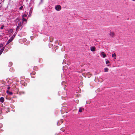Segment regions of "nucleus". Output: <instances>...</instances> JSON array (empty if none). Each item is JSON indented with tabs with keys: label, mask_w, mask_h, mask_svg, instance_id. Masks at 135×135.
Segmentation results:
<instances>
[{
	"label": "nucleus",
	"mask_w": 135,
	"mask_h": 135,
	"mask_svg": "<svg viewBox=\"0 0 135 135\" xmlns=\"http://www.w3.org/2000/svg\"><path fill=\"white\" fill-rule=\"evenodd\" d=\"M7 86V85L6 86L5 85L4 82V81L3 80L2 81H1V87L3 88L2 89V90H4V89H5L6 88L5 87Z\"/></svg>",
	"instance_id": "obj_1"
},
{
	"label": "nucleus",
	"mask_w": 135,
	"mask_h": 135,
	"mask_svg": "<svg viewBox=\"0 0 135 135\" xmlns=\"http://www.w3.org/2000/svg\"><path fill=\"white\" fill-rule=\"evenodd\" d=\"M55 9L57 11H59L61 9V7L59 5H57L55 6Z\"/></svg>",
	"instance_id": "obj_2"
},
{
	"label": "nucleus",
	"mask_w": 135,
	"mask_h": 135,
	"mask_svg": "<svg viewBox=\"0 0 135 135\" xmlns=\"http://www.w3.org/2000/svg\"><path fill=\"white\" fill-rule=\"evenodd\" d=\"M20 83L22 85L25 86H26L27 85V83L25 82L24 80H21L20 81Z\"/></svg>",
	"instance_id": "obj_3"
},
{
	"label": "nucleus",
	"mask_w": 135,
	"mask_h": 135,
	"mask_svg": "<svg viewBox=\"0 0 135 135\" xmlns=\"http://www.w3.org/2000/svg\"><path fill=\"white\" fill-rule=\"evenodd\" d=\"M3 46V44H1V55L2 53L4 50V47H3L2 48H1Z\"/></svg>",
	"instance_id": "obj_4"
},
{
	"label": "nucleus",
	"mask_w": 135,
	"mask_h": 135,
	"mask_svg": "<svg viewBox=\"0 0 135 135\" xmlns=\"http://www.w3.org/2000/svg\"><path fill=\"white\" fill-rule=\"evenodd\" d=\"M90 49L91 51L94 52L95 50V46H91L90 47Z\"/></svg>",
	"instance_id": "obj_5"
},
{
	"label": "nucleus",
	"mask_w": 135,
	"mask_h": 135,
	"mask_svg": "<svg viewBox=\"0 0 135 135\" xmlns=\"http://www.w3.org/2000/svg\"><path fill=\"white\" fill-rule=\"evenodd\" d=\"M6 91L8 95H12L13 94L12 92L10 91V90H7Z\"/></svg>",
	"instance_id": "obj_6"
},
{
	"label": "nucleus",
	"mask_w": 135,
	"mask_h": 135,
	"mask_svg": "<svg viewBox=\"0 0 135 135\" xmlns=\"http://www.w3.org/2000/svg\"><path fill=\"white\" fill-rule=\"evenodd\" d=\"M13 39V38L12 37L9 39L7 42L6 45H7L10 43Z\"/></svg>",
	"instance_id": "obj_7"
},
{
	"label": "nucleus",
	"mask_w": 135,
	"mask_h": 135,
	"mask_svg": "<svg viewBox=\"0 0 135 135\" xmlns=\"http://www.w3.org/2000/svg\"><path fill=\"white\" fill-rule=\"evenodd\" d=\"M63 122V120L62 119L60 120H58L57 121V126H59L60 125L61 123H62Z\"/></svg>",
	"instance_id": "obj_8"
},
{
	"label": "nucleus",
	"mask_w": 135,
	"mask_h": 135,
	"mask_svg": "<svg viewBox=\"0 0 135 135\" xmlns=\"http://www.w3.org/2000/svg\"><path fill=\"white\" fill-rule=\"evenodd\" d=\"M101 55L103 56V58H105L106 57V55L105 54L104 52H102L101 53Z\"/></svg>",
	"instance_id": "obj_9"
},
{
	"label": "nucleus",
	"mask_w": 135,
	"mask_h": 135,
	"mask_svg": "<svg viewBox=\"0 0 135 135\" xmlns=\"http://www.w3.org/2000/svg\"><path fill=\"white\" fill-rule=\"evenodd\" d=\"M32 10L31 9L30 11L29 14L28 15V17H30L31 15V14H32Z\"/></svg>",
	"instance_id": "obj_10"
},
{
	"label": "nucleus",
	"mask_w": 135,
	"mask_h": 135,
	"mask_svg": "<svg viewBox=\"0 0 135 135\" xmlns=\"http://www.w3.org/2000/svg\"><path fill=\"white\" fill-rule=\"evenodd\" d=\"M84 110V109L83 108L81 107L79 108V112L80 113L82 112V111L83 110Z\"/></svg>",
	"instance_id": "obj_11"
},
{
	"label": "nucleus",
	"mask_w": 135,
	"mask_h": 135,
	"mask_svg": "<svg viewBox=\"0 0 135 135\" xmlns=\"http://www.w3.org/2000/svg\"><path fill=\"white\" fill-rule=\"evenodd\" d=\"M112 57H113L114 59H116L117 57L116 54L115 53H114L113 54H112Z\"/></svg>",
	"instance_id": "obj_12"
},
{
	"label": "nucleus",
	"mask_w": 135,
	"mask_h": 135,
	"mask_svg": "<svg viewBox=\"0 0 135 135\" xmlns=\"http://www.w3.org/2000/svg\"><path fill=\"white\" fill-rule=\"evenodd\" d=\"M4 100V98L3 97H1V102L3 103Z\"/></svg>",
	"instance_id": "obj_13"
},
{
	"label": "nucleus",
	"mask_w": 135,
	"mask_h": 135,
	"mask_svg": "<svg viewBox=\"0 0 135 135\" xmlns=\"http://www.w3.org/2000/svg\"><path fill=\"white\" fill-rule=\"evenodd\" d=\"M12 62H10L8 64V66L9 67H10L12 66Z\"/></svg>",
	"instance_id": "obj_14"
},
{
	"label": "nucleus",
	"mask_w": 135,
	"mask_h": 135,
	"mask_svg": "<svg viewBox=\"0 0 135 135\" xmlns=\"http://www.w3.org/2000/svg\"><path fill=\"white\" fill-rule=\"evenodd\" d=\"M20 20V18L19 17H17L15 21V22H17L19 21Z\"/></svg>",
	"instance_id": "obj_15"
},
{
	"label": "nucleus",
	"mask_w": 135,
	"mask_h": 135,
	"mask_svg": "<svg viewBox=\"0 0 135 135\" xmlns=\"http://www.w3.org/2000/svg\"><path fill=\"white\" fill-rule=\"evenodd\" d=\"M109 69L107 68H105L104 69V71L105 72H107L108 71Z\"/></svg>",
	"instance_id": "obj_16"
},
{
	"label": "nucleus",
	"mask_w": 135,
	"mask_h": 135,
	"mask_svg": "<svg viewBox=\"0 0 135 135\" xmlns=\"http://www.w3.org/2000/svg\"><path fill=\"white\" fill-rule=\"evenodd\" d=\"M13 32V30L12 29H10V30H9L8 31L9 33L10 34L12 33Z\"/></svg>",
	"instance_id": "obj_17"
},
{
	"label": "nucleus",
	"mask_w": 135,
	"mask_h": 135,
	"mask_svg": "<svg viewBox=\"0 0 135 135\" xmlns=\"http://www.w3.org/2000/svg\"><path fill=\"white\" fill-rule=\"evenodd\" d=\"M109 35L110 36L113 37L114 35V34L113 32H110Z\"/></svg>",
	"instance_id": "obj_18"
},
{
	"label": "nucleus",
	"mask_w": 135,
	"mask_h": 135,
	"mask_svg": "<svg viewBox=\"0 0 135 135\" xmlns=\"http://www.w3.org/2000/svg\"><path fill=\"white\" fill-rule=\"evenodd\" d=\"M22 25V23L21 22H20V23H19L18 24V27H20Z\"/></svg>",
	"instance_id": "obj_19"
},
{
	"label": "nucleus",
	"mask_w": 135,
	"mask_h": 135,
	"mask_svg": "<svg viewBox=\"0 0 135 135\" xmlns=\"http://www.w3.org/2000/svg\"><path fill=\"white\" fill-rule=\"evenodd\" d=\"M36 74V72L35 71H33L32 73H30V74L33 75H35Z\"/></svg>",
	"instance_id": "obj_20"
},
{
	"label": "nucleus",
	"mask_w": 135,
	"mask_h": 135,
	"mask_svg": "<svg viewBox=\"0 0 135 135\" xmlns=\"http://www.w3.org/2000/svg\"><path fill=\"white\" fill-rule=\"evenodd\" d=\"M22 21L23 22H26L27 21V20L25 18H22Z\"/></svg>",
	"instance_id": "obj_21"
},
{
	"label": "nucleus",
	"mask_w": 135,
	"mask_h": 135,
	"mask_svg": "<svg viewBox=\"0 0 135 135\" xmlns=\"http://www.w3.org/2000/svg\"><path fill=\"white\" fill-rule=\"evenodd\" d=\"M33 69L34 70L37 71V67H34L33 68Z\"/></svg>",
	"instance_id": "obj_22"
},
{
	"label": "nucleus",
	"mask_w": 135,
	"mask_h": 135,
	"mask_svg": "<svg viewBox=\"0 0 135 135\" xmlns=\"http://www.w3.org/2000/svg\"><path fill=\"white\" fill-rule=\"evenodd\" d=\"M27 15L26 14H24L23 15L22 17V18H24L25 17H26Z\"/></svg>",
	"instance_id": "obj_23"
},
{
	"label": "nucleus",
	"mask_w": 135,
	"mask_h": 135,
	"mask_svg": "<svg viewBox=\"0 0 135 135\" xmlns=\"http://www.w3.org/2000/svg\"><path fill=\"white\" fill-rule=\"evenodd\" d=\"M11 89V88L10 87L8 86L7 87V89H6V90H11H11L10 89Z\"/></svg>",
	"instance_id": "obj_24"
},
{
	"label": "nucleus",
	"mask_w": 135,
	"mask_h": 135,
	"mask_svg": "<svg viewBox=\"0 0 135 135\" xmlns=\"http://www.w3.org/2000/svg\"><path fill=\"white\" fill-rule=\"evenodd\" d=\"M23 7L22 6H21L19 8V9L20 10H22L23 9Z\"/></svg>",
	"instance_id": "obj_25"
},
{
	"label": "nucleus",
	"mask_w": 135,
	"mask_h": 135,
	"mask_svg": "<svg viewBox=\"0 0 135 135\" xmlns=\"http://www.w3.org/2000/svg\"><path fill=\"white\" fill-rule=\"evenodd\" d=\"M109 63V61L108 60H107L106 61V64H108Z\"/></svg>",
	"instance_id": "obj_26"
},
{
	"label": "nucleus",
	"mask_w": 135,
	"mask_h": 135,
	"mask_svg": "<svg viewBox=\"0 0 135 135\" xmlns=\"http://www.w3.org/2000/svg\"><path fill=\"white\" fill-rule=\"evenodd\" d=\"M4 27V25H2L1 27V29H3Z\"/></svg>",
	"instance_id": "obj_27"
},
{
	"label": "nucleus",
	"mask_w": 135,
	"mask_h": 135,
	"mask_svg": "<svg viewBox=\"0 0 135 135\" xmlns=\"http://www.w3.org/2000/svg\"><path fill=\"white\" fill-rule=\"evenodd\" d=\"M11 69H12V68H10L9 69V71L12 72H13L14 70H12Z\"/></svg>",
	"instance_id": "obj_28"
},
{
	"label": "nucleus",
	"mask_w": 135,
	"mask_h": 135,
	"mask_svg": "<svg viewBox=\"0 0 135 135\" xmlns=\"http://www.w3.org/2000/svg\"><path fill=\"white\" fill-rule=\"evenodd\" d=\"M20 27H18V26H17L16 29V31H17V30Z\"/></svg>",
	"instance_id": "obj_29"
},
{
	"label": "nucleus",
	"mask_w": 135,
	"mask_h": 135,
	"mask_svg": "<svg viewBox=\"0 0 135 135\" xmlns=\"http://www.w3.org/2000/svg\"><path fill=\"white\" fill-rule=\"evenodd\" d=\"M2 113V109L1 108V113H0L1 114Z\"/></svg>",
	"instance_id": "obj_30"
},
{
	"label": "nucleus",
	"mask_w": 135,
	"mask_h": 135,
	"mask_svg": "<svg viewBox=\"0 0 135 135\" xmlns=\"http://www.w3.org/2000/svg\"><path fill=\"white\" fill-rule=\"evenodd\" d=\"M31 75V76L32 78H35V76H32V75Z\"/></svg>",
	"instance_id": "obj_31"
},
{
	"label": "nucleus",
	"mask_w": 135,
	"mask_h": 135,
	"mask_svg": "<svg viewBox=\"0 0 135 135\" xmlns=\"http://www.w3.org/2000/svg\"><path fill=\"white\" fill-rule=\"evenodd\" d=\"M59 42H58V41H55V43H57H57H58Z\"/></svg>",
	"instance_id": "obj_32"
},
{
	"label": "nucleus",
	"mask_w": 135,
	"mask_h": 135,
	"mask_svg": "<svg viewBox=\"0 0 135 135\" xmlns=\"http://www.w3.org/2000/svg\"><path fill=\"white\" fill-rule=\"evenodd\" d=\"M42 2V0H41L40 2V4H41Z\"/></svg>",
	"instance_id": "obj_33"
},
{
	"label": "nucleus",
	"mask_w": 135,
	"mask_h": 135,
	"mask_svg": "<svg viewBox=\"0 0 135 135\" xmlns=\"http://www.w3.org/2000/svg\"><path fill=\"white\" fill-rule=\"evenodd\" d=\"M3 118V117L1 115V119H2Z\"/></svg>",
	"instance_id": "obj_34"
},
{
	"label": "nucleus",
	"mask_w": 135,
	"mask_h": 135,
	"mask_svg": "<svg viewBox=\"0 0 135 135\" xmlns=\"http://www.w3.org/2000/svg\"><path fill=\"white\" fill-rule=\"evenodd\" d=\"M49 39L50 40V42H52V41H51V38L50 37H49Z\"/></svg>",
	"instance_id": "obj_35"
},
{
	"label": "nucleus",
	"mask_w": 135,
	"mask_h": 135,
	"mask_svg": "<svg viewBox=\"0 0 135 135\" xmlns=\"http://www.w3.org/2000/svg\"><path fill=\"white\" fill-rule=\"evenodd\" d=\"M15 35H13V36L12 37L13 38H14L15 37Z\"/></svg>",
	"instance_id": "obj_36"
},
{
	"label": "nucleus",
	"mask_w": 135,
	"mask_h": 135,
	"mask_svg": "<svg viewBox=\"0 0 135 135\" xmlns=\"http://www.w3.org/2000/svg\"><path fill=\"white\" fill-rule=\"evenodd\" d=\"M65 82L64 81H62V85H63V84L64 83H65Z\"/></svg>",
	"instance_id": "obj_37"
},
{
	"label": "nucleus",
	"mask_w": 135,
	"mask_h": 135,
	"mask_svg": "<svg viewBox=\"0 0 135 135\" xmlns=\"http://www.w3.org/2000/svg\"><path fill=\"white\" fill-rule=\"evenodd\" d=\"M2 124H1V127H0L1 128L2 127Z\"/></svg>",
	"instance_id": "obj_38"
},
{
	"label": "nucleus",
	"mask_w": 135,
	"mask_h": 135,
	"mask_svg": "<svg viewBox=\"0 0 135 135\" xmlns=\"http://www.w3.org/2000/svg\"><path fill=\"white\" fill-rule=\"evenodd\" d=\"M3 131V130L2 129H1V131Z\"/></svg>",
	"instance_id": "obj_39"
},
{
	"label": "nucleus",
	"mask_w": 135,
	"mask_h": 135,
	"mask_svg": "<svg viewBox=\"0 0 135 135\" xmlns=\"http://www.w3.org/2000/svg\"><path fill=\"white\" fill-rule=\"evenodd\" d=\"M31 37H31H31H31V40H32V38H31Z\"/></svg>",
	"instance_id": "obj_40"
},
{
	"label": "nucleus",
	"mask_w": 135,
	"mask_h": 135,
	"mask_svg": "<svg viewBox=\"0 0 135 135\" xmlns=\"http://www.w3.org/2000/svg\"><path fill=\"white\" fill-rule=\"evenodd\" d=\"M2 105H3V104H1V105H0L1 107L2 106Z\"/></svg>",
	"instance_id": "obj_41"
},
{
	"label": "nucleus",
	"mask_w": 135,
	"mask_h": 135,
	"mask_svg": "<svg viewBox=\"0 0 135 135\" xmlns=\"http://www.w3.org/2000/svg\"><path fill=\"white\" fill-rule=\"evenodd\" d=\"M132 0L133 1H135V0Z\"/></svg>",
	"instance_id": "obj_42"
},
{
	"label": "nucleus",
	"mask_w": 135,
	"mask_h": 135,
	"mask_svg": "<svg viewBox=\"0 0 135 135\" xmlns=\"http://www.w3.org/2000/svg\"><path fill=\"white\" fill-rule=\"evenodd\" d=\"M78 100H76V102H78Z\"/></svg>",
	"instance_id": "obj_43"
},
{
	"label": "nucleus",
	"mask_w": 135,
	"mask_h": 135,
	"mask_svg": "<svg viewBox=\"0 0 135 135\" xmlns=\"http://www.w3.org/2000/svg\"><path fill=\"white\" fill-rule=\"evenodd\" d=\"M0 36H1V35H0Z\"/></svg>",
	"instance_id": "obj_44"
}]
</instances>
